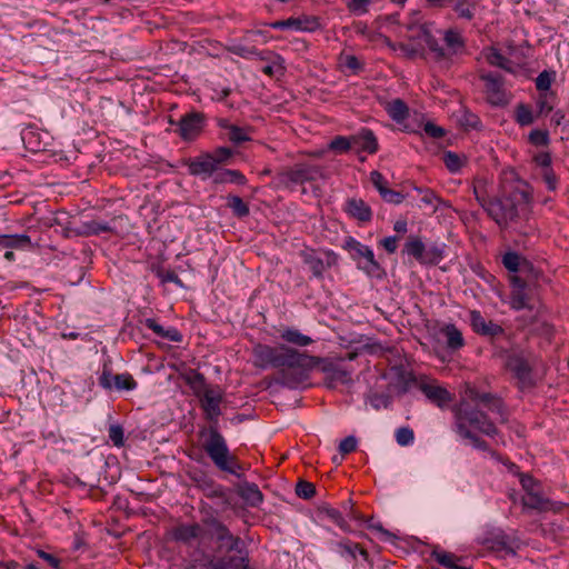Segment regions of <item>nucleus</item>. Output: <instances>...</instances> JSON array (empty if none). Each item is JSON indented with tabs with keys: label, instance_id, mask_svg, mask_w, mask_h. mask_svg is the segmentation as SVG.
I'll return each mask as SVG.
<instances>
[{
	"label": "nucleus",
	"instance_id": "f257e3e1",
	"mask_svg": "<svg viewBox=\"0 0 569 569\" xmlns=\"http://www.w3.org/2000/svg\"><path fill=\"white\" fill-rule=\"evenodd\" d=\"M531 202V193L526 182L516 181L509 188L503 184L499 196L491 198L487 213L502 229L517 221Z\"/></svg>",
	"mask_w": 569,
	"mask_h": 569
},
{
	"label": "nucleus",
	"instance_id": "f03ea898",
	"mask_svg": "<svg viewBox=\"0 0 569 569\" xmlns=\"http://www.w3.org/2000/svg\"><path fill=\"white\" fill-rule=\"evenodd\" d=\"M200 435L204 437L202 448L216 468L241 478L244 468L239 459L230 452L227 441L219 430L214 426H210L208 430H202Z\"/></svg>",
	"mask_w": 569,
	"mask_h": 569
},
{
	"label": "nucleus",
	"instance_id": "7ed1b4c3",
	"mask_svg": "<svg viewBox=\"0 0 569 569\" xmlns=\"http://www.w3.org/2000/svg\"><path fill=\"white\" fill-rule=\"evenodd\" d=\"M291 361L280 367L279 377L277 381L289 388H296L303 383L309 378V371L315 367L317 360L306 353L299 352L295 349L288 355Z\"/></svg>",
	"mask_w": 569,
	"mask_h": 569
},
{
	"label": "nucleus",
	"instance_id": "20e7f679",
	"mask_svg": "<svg viewBox=\"0 0 569 569\" xmlns=\"http://www.w3.org/2000/svg\"><path fill=\"white\" fill-rule=\"evenodd\" d=\"M456 419V431L459 435V427L462 425L468 428V425L476 428L486 436L493 437L498 433L495 423L489 419L487 413L471 407L470 400L465 397L459 405L453 409Z\"/></svg>",
	"mask_w": 569,
	"mask_h": 569
},
{
	"label": "nucleus",
	"instance_id": "39448f33",
	"mask_svg": "<svg viewBox=\"0 0 569 569\" xmlns=\"http://www.w3.org/2000/svg\"><path fill=\"white\" fill-rule=\"evenodd\" d=\"M322 177L323 170L320 166L310 162H297L293 166L281 168L274 179L279 187L293 189L296 186L312 182Z\"/></svg>",
	"mask_w": 569,
	"mask_h": 569
},
{
	"label": "nucleus",
	"instance_id": "423d86ee",
	"mask_svg": "<svg viewBox=\"0 0 569 569\" xmlns=\"http://www.w3.org/2000/svg\"><path fill=\"white\" fill-rule=\"evenodd\" d=\"M505 367L517 379L518 386L521 389L530 388L533 386L532 367L529 358L522 350L511 349L502 352Z\"/></svg>",
	"mask_w": 569,
	"mask_h": 569
},
{
	"label": "nucleus",
	"instance_id": "0eeeda50",
	"mask_svg": "<svg viewBox=\"0 0 569 569\" xmlns=\"http://www.w3.org/2000/svg\"><path fill=\"white\" fill-rule=\"evenodd\" d=\"M292 351V348L287 347L286 345H280L278 347H270L267 345H257L253 348L254 356V365L260 368L273 367L280 368L288 361H291L288 358V355Z\"/></svg>",
	"mask_w": 569,
	"mask_h": 569
},
{
	"label": "nucleus",
	"instance_id": "6e6552de",
	"mask_svg": "<svg viewBox=\"0 0 569 569\" xmlns=\"http://www.w3.org/2000/svg\"><path fill=\"white\" fill-rule=\"evenodd\" d=\"M480 80L485 82L487 101L495 107H503L509 103L505 89V78L496 72H481Z\"/></svg>",
	"mask_w": 569,
	"mask_h": 569
},
{
	"label": "nucleus",
	"instance_id": "1a4fd4ad",
	"mask_svg": "<svg viewBox=\"0 0 569 569\" xmlns=\"http://www.w3.org/2000/svg\"><path fill=\"white\" fill-rule=\"evenodd\" d=\"M325 256L326 258L322 259L313 249H305L300 252L303 263L309 267L313 277L317 279H322L326 269L338 263V256L335 252L326 251Z\"/></svg>",
	"mask_w": 569,
	"mask_h": 569
},
{
	"label": "nucleus",
	"instance_id": "9d476101",
	"mask_svg": "<svg viewBox=\"0 0 569 569\" xmlns=\"http://www.w3.org/2000/svg\"><path fill=\"white\" fill-rule=\"evenodd\" d=\"M465 398L475 403H481L489 411L501 417V421L507 420L505 405L501 398L490 392H479L475 387L468 385L465 390Z\"/></svg>",
	"mask_w": 569,
	"mask_h": 569
},
{
	"label": "nucleus",
	"instance_id": "9b49d317",
	"mask_svg": "<svg viewBox=\"0 0 569 569\" xmlns=\"http://www.w3.org/2000/svg\"><path fill=\"white\" fill-rule=\"evenodd\" d=\"M206 116L202 112L192 111L177 122L179 136L186 140H194L203 130Z\"/></svg>",
	"mask_w": 569,
	"mask_h": 569
},
{
	"label": "nucleus",
	"instance_id": "f8f14e48",
	"mask_svg": "<svg viewBox=\"0 0 569 569\" xmlns=\"http://www.w3.org/2000/svg\"><path fill=\"white\" fill-rule=\"evenodd\" d=\"M410 30L413 32L411 36L412 38L421 40L426 43L435 61L445 62L448 64L449 53L442 46L438 43L437 39L431 34L427 24H420L417 28L411 27Z\"/></svg>",
	"mask_w": 569,
	"mask_h": 569
},
{
	"label": "nucleus",
	"instance_id": "ddd939ff",
	"mask_svg": "<svg viewBox=\"0 0 569 569\" xmlns=\"http://www.w3.org/2000/svg\"><path fill=\"white\" fill-rule=\"evenodd\" d=\"M99 385L106 389L111 390L116 388L117 390H133L137 387V382L130 373H118L113 375L110 370L103 369L101 376L99 377Z\"/></svg>",
	"mask_w": 569,
	"mask_h": 569
},
{
	"label": "nucleus",
	"instance_id": "4468645a",
	"mask_svg": "<svg viewBox=\"0 0 569 569\" xmlns=\"http://www.w3.org/2000/svg\"><path fill=\"white\" fill-rule=\"evenodd\" d=\"M222 401V393L220 390L213 388H206L200 398L201 408L206 413V418L210 421L217 422L218 417L221 415L220 403Z\"/></svg>",
	"mask_w": 569,
	"mask_h": 569
},
{
	"label": "nucleus",
	"instance_id": "2eb2a0df",
	"mask_svg": "<svg viewBox=\"0 0 569 569\" xmlns=\"http://www.w3.org/2000/svg\"><path fill=\"white\" fill-rule=\"evenodd\" d=\"M470 322L473 331L481 336L490 338H498L500 336H505V329L500 325L491 320H486L481 316L480 311L472 310L470 312Z\"/></svg>",
	"mask_w": 569,
	"mask_h": 569
},
{
	"label": "nucleus",
	"instance_id": "dca6fc26",
	"mask_svg": "<svg viewBox=\"0 0 569 569\" xmlns=\"http://www.w3.org/2000/svg\"><path fill=\"white\" fill-rule=\"evenodd\" d=\"M419 388L431 402L436 403L440 408L452 401V395L446 388L437 385L435 381H422Z\"/></svg>",
	"mask_w": 569,
	"mask_h": 569
},
{
	"label": "nucleus",
	"instance_id": "f3484780",
	"mask_svg": "<svg viewBox=\"0 0 569 569\" xmlns=\"http://www.w3.org/2000/svg\"><path fill=\"white\" fill-rule=\"evenodd\" d=\"M345 248L353 250L358 256H361L367 260L368 266L366 267V270L368 273L379 276V272L381 271L380 264L376 261L373 251L369 247L361 244L353 238H348L346 240Z\"/></svg>",
	"mask_w": 569,
	"mask_h": 569
},
{
	"label": "nucleus",
	"instance_id": "a211bd4d",
	"mask_svg": "<svg viewBox=\"0 0 569 569\" xmlns=\"http://www.w3.org/2000/svg\"><path fill=\"white\" fill-rule=\"evenodd\" d=\"M187 166L190 174L202 177V179L211 177L217 170V166L214 164V160L211 159L210 153H204L196 159L188 160Z\"/></svg>",
	"mask_w": 569,
	"mask_h": 569
},
{
	"label": "nucleus",
	"instance_id": "6ab92c4d",
	"mask_svg": "<svg viewBox=\"0 0 569 569\" xmlns=\"http://www.w3.org/2000/svg\"><path fill=\"white\" fill-rule=\"evenodd\" d=\"M211 561L207 569H248L249 559L247 553L227 555Z\"/></svg>",
	"mask_w": 569,
	"mask_h": 569
},
{
	"label": "nucleus",
	"instance_id": "aec40b11",
	"mask_svg": "<svg viewBox=\"0 0 569 569\" xmlns=\"http://www.w3.org/2000/svg\"><path fill=\"white\" fill-rule=\"evenodd\" d=\"M488 547L496 552L515 556L519 548V542L503 532L497 533L487 540Z\"/></svg>",
	"mask_w": 569,
	"mask_h": 569
},
{
	"label": "nucleus",
	"instance_id": "412c9836",
	"mask_svg": "<svg viewBox=\"0 0 569 569\" xmlns=\"http://www.w3.org/2000/svg\"><path fill=\"white\" fill-rule=\"evenodd\" d=\"M270 26L273 29L313 31L319 28V21L317 18H289L287 20L274 21Z\"/></svg>",
	"mask_w": 569,
	"mask_h": 569
},
{
	"label": "nucleus",
	"instance_id": "4be33fe9",
	"mask_svg": "<svg viewBox=\"0 0 569 569\" xmlns=\"http://www.w3.org/2000/svg\"><path fill=\"white\" fill-rule=\"evenodd\" d=\"M346 212L360 222H369L372 218V211L369 204L362 199L350 198L346 201Z\"/></svg>",
	"mask_w": 569,
	"mask_h": 569
},
{
	"label": "nucleus",
	"instance_id": "5701e85b",
	"mask_svg": "<svg viewBox=\"0 0 569 569\" xmlns=\"http://www.w3.org/2000/svg\"><path fill=\"white\" fill-rule=\"evenodd\" d=\"M238 496L250 507H258L263 501V495L253 482L243 481L237 486Z\"/></svg>",
	"mask_w": 569,
	"mask_h": 569
},
{
	"label": "nucleus",
	"instance_id": "b1692460",
	"mask_svg": "<svg viewBox=\"0 0 569 569\" xmlns=\"http://www.w3.org/2000/svg\"><path fill=\"white\" fill-rule=\"evenodd\" d=\"M202 528L199 523L179 525L171 531L172 539L189 545L192 540L198 539L202 535Z\"/></svg>",
	"mask_w": 569,
	"mask_h": 569
},
{
	"label": "nucleus",
	"instance_id": "393cba45",
	"mask_svg": "<svg viewBox=\"0 0 569 569\" xmlns=\"http://www.w3.org/2000/svg\"><path fill=\"white\" fill-rule=\"evenodd\" d=\"M352 147L358 151H365L373 154L378 151V140L375 133L369 129H362L358 134L351 136Z\"/></svg>",
	"mask_w": 569,
	"mask_h": 569
},
{
	"label": "nucleus",
	"instance_id": "a878e982",
	"mask_svg": "<svg viewBox=\"0 0 569 569\" xmlns=\"http://www.w3.org/2000/svg\"><path fill=\"white\" fill-rule=\"evenodd\" d=\"M325 371L327 372L325 386L329 389L336 388L338 383L347 385L351 382V373L343 368L330 365L325 367Z\"/></svg>",
	"mask_w": 569,
	"mask_h": 569
},
{
	"label": "nucleus",
	"instance_id": "bb28decb",
	"mask_svg": "<svg viewBox=\"0 0 569 569\" xmlns=\"http://www.w3.org/2000/svg\"><path fill=\"white\" fill-rule=\"evenodd\" d=\"M144 326L151 329L158 337L167 339L172 342H181L182 335L176 328L164 329L154 319L147 318L143 321Z\"/></svg>",
	"mask_w": 569,
	"mask_h": 569
},
{
	"label": "nucleus",
	"instance_id": "cd10ccee",
	"mask_svg": "<svg viewBox=\"0 0 569 569\" xmlns=\"http://www.w3.org/2000/svg\"><path fill=\"white\" fill-rule=\"evenodd\" d=\"M441 332L446 337V345L448 349L456 351L465 346L462 332L455 325H446L441 328Z\"/></svg>",
	"mask_w": 569,
	"mask_h": 569
},
{
	"label": "nucleus",
	"instance_id": "c85d7f7f",
	"mask_svg": "<svg viewBox=\"0 0 569 569\" xmlns=\"http://www.w3.org/2000/svg\"><path fill=\"white\" fill-rule=\"evenodd\" d=\"M219 127L226 130V137L234 144H241L250 140L248 132L244 128H240L234 124H229L226 119L219 120Z\"/></svg>",
	"mask_w": 569,
	"mask_h": 569
},
{
	"label": "nucleus",
	"instance_id": "c756f323",
	"mask_svg": "<svg viewBox=\"0 0 569 569\" xmlns=\"http://www.w3.org/2000/svg\"><path fill=\"white\" fill-rule=\"evenodd\" d=\"M243 541L239 536H234L231 532L227 533L220 541L217 542L218 553H230L237 552L242 553Z\"/></svg>",
	"mask_w": 569,
	"mask_h": 569
},
{
	"label": "nucleus",
	"instance_id": "7c9ffc66",
	"mask_svg": "<svg viewBox=\"0 0 569 569\" xmlns=\"http://www.w3.org/2000/svg\"><path fill=\"white\" fill-rule=\"evenodd\" d=\"M445 50L449 53V60L452 56L461 53L465 50V40L456 30H447L445 33Z\"/></svg>",
	"mask_w": 569,
	"mask_h": 569
},
{
	"label": "nucleus",
	"instance_id": "2f4dec72",
	"mask_svg": "<svg viewBox=\"0 0 569 569\" xmlns=\"http://www.w3.org/2000/svg\"><path fill=\"white\" fill-rule=\"evenodd\" d=\"M387 113L397 123L403 122L409 116V108L402 99H395L385 107Z\"/></svg>",
	"mask_w": 569,
	"mask_h": 569
},
{
	"label": "nucleus",
	"instance_id": "473e14b6",
	"mask_svg": "<svg viewBox=\"0 0 569 569\" xmlns=\"http://www.w3.org/2000/svg\"><path fill=\"white\" fill-rule=\"evenodd\" d=\"M112 231H113V228L110 224H108L106 222H100L97 220H91L88 222H83L81 224V227L78 230H76V234L89 237V236H97L102 232H112Z\"/></svg>",
	"mask_w": 569,
	"mask_h": 569
},
{
	"label": "nucleus",
	"instance_id": "72a5a7b5",
	"mask_svg": "<svg viewBox=\"0 0 569 569\" xmlns=\"http://www.w3.org/2000/svg\"><path fill=\"white\" fill-rule=\"evenodd\" d=\"M522 505L530 509L547 511L551 509V501L543 498L538 491H530L522 498Z\"/></svg>",
	"mask_w": 569,
	"mask_h": 569
},
{
	"label": "nucleus",
	"instance_id": "f704fd0d",
	"mask_svg": "<svg viewBox=\"0 0 569 569\" xmlns=\"http://www.w3.org/2000/svg\"><path fill=\"white\" fill-rule=\"evenodd\" d=\"M425 251L426 246L421 239L411 236L408 238L402 252L413 257L419 262L425 263Z\"/></svg>",
	"mask_w": 569,
	"mask_h": 569
},
{
	"label": "nucleus",
	"instance_id": "c9c22d12",
	"mask_svg": "<svg viewBox=\"0 0 569 569\" xmlns=\"http://www.w3.org/2000/svg\"><path fill=\"white\" fill-rule=\"evenodd\" d=\"M432 557L439 565L448 569H471V567L458 565V561H460L461 558L451 552L433 551Z\"/></svg>",
	"mask_w": 569,
	"mask_h": 569
},
{
	"label": "nucleus",
	"instance_id": "e433bc0d",
	"mask_svg": "<svg viewBox=\"0 0 569 569\" xmlns=\"http://www.w3.org/2000/svg\"><path fill=\"white\" fill-rule=\"evenodd\" d=\"M319 515L325 516L327 519L336 523L343 531H350L348 522L345 520L339 510L330 506H322L319 508Z\"/></svg>",
	"mask_w": 569,
	"mask_h": 569
},
{
	"label": "nucleus",
	"instance_id": "4c0bfd02",
	"mask_svg": "<svg viewBox=\"0 0 569 569\" xmlns=\"http://www.w3.org/2000/svg\"><path fill=\"white\" fill-rule=\"evenodd\" d=\"M478 4L477 0H456L452 3V9L460 18L471 20L475 16V9Z\"/></svg>",
	"mask_w": 569,
	"mask_h": 569
},
{
	"label": "nucleus",
	"instance_id": "58836bf2",
	"mask_svg": "<svg viewBox=\"0 0 569 569\" xmlns=\"http://www.w3.org/2000/svg\"><path fill=\"white\" fill-rule=\"evenodd\" d=\"M203 522L209 528V533L211 538L216 540V543L230 532L227 526L214 517H209L204 519Z\"/></svg>",
	"mask_w": 569,
	"mask_h": 569
},
{
	"label": "nucleus",
	"instance_id": "ea45409f",
	"mask_svg": "<svg viewBox=\"0 0 569 569\" xmlns=\"http://www.w3.org/2000/svg\"><path fill=\"white\" fill-rule=\"evenodd\" d=\"M487 61L489 64L493 67L501 68L507 72H513L511 60L502 56L500 51L495 48H491L489 53L487 54Z\"/></svg>",
	"mask_w": 569,
	"mask_h": 569
},
{
	"label": "nucleus",
	"instance_id": "a19ab883",
	"mask_svg": "<svg viewBox=\"0 0 569 569\" xmlns=\"http://www.w3.org/2000/svg\"><path fill=\"white\" fill-rule=\"evenodd\" d=\"M216 183L234 182L238 184H244L247 182L246 177L239 170L226 169L214 176Z\"/></svg>",
	"mask_w": 569,
	"mask_h": 569
},
{
	"label": "nucleus",
	"instance_id": "79ce46f5",
	"mask_svg": "<svg viewBox=\"0 0 569 569\" xmlns=\"http://www.w3.org/2000/svg\"><path fill=\"white\" fill-rule=\"evenodd\" d=\"M281 338L289 343L297 345L300 347L308 346L312 342L309 336L301 333L297 329H287L281 333Z\"/></svg>",
	"mask_w": 569,
	"mask_h": 569
},
{
	"label": "nucleus",
	"instance_id": "37998d69",
	"mask_svg": "<svg viewBox=\"0 0 569 569\" xmlns=\"http://www.w3.org/2000/svg\"><path fill=\"white\" fill-rule=\"evenodd\" d=\"M227 206L233 212V214L238 218L247 217L250 212L248 204L239 197L229 194L227 197Z\"/></svg>",
	"mask_w": 569,
	"mask_h": 569
},
{
	"label": "nucleus",
	"instance_id": "c03bdc74",
	"mask_svg": "<svg viewBox=\"0 0 569 569\" xmlns=\"http://www.w3.org/2000/svg\"><path fill=\"white\" fill-rule=\"evenodd\" d=\"M30 243V237L27 234L0 236V246L4 248H19Z\"/></svg>",
	"mask_w": 569,
	"mask_h": 569
},
{
	"label": "nucleus",
	"instance_id": "a18cd8bd",
	"mask_svg": "<svg viewBox=\"0 0 569 569\" xmlns=\"http://www.w3.org/2000/svg\"><path fill=\"white\" fill-rule=\"evenodd\" d=\"M352 148L351 137L347 138L343 136L335 137L328 144V149L337 153L348 152Z\"/></svg>",
	"mask_w": 569,
	"mask_h": 569
},
{
	"label": "nucleus",
	"instance_id": "49530a36",
	"mask_svg": "<svg viewBox=\"0 0 569 569\" xmlns=\"http://www.w3.org/2000/svg\"><path fill=\"white\" fill-rule=\"evenodd\" d=\"M459 436L465 438V439L470 440L471 443L473 445V447L477 448V449H480V450H483V451H488L489 450V446H488V443L485 440L479 438L477 435L471 432L467 427H463L462 425H460V427H459Z\"/></svg>",
	"mask_w": 569,
	"mask_h": 569
},
{
	"label": "nucleus",
	"instance_id": "de8ad7c7",
	"mask_svg": "<svg viewBox=\"0 0 569 569\" xmlns=\"http://www.w3.org/2000/svg\"><path fill=\"white\" fill-rule=\"evenodd\" d=\"M152 270L154 271L156 276L161 280L162 283L173 282L179 287H183L182 280L173 270H167L162 267H154Z\"/></svg>",
	"mask_w": 569,
	"mask_h": 569
},
{
	"label": "nucleus",
	"instance_id": "09e8293b",
	"mask_svg": "<svg viewBox=\"0 0 569 569\" xmlns=\"http://www.w3.org/2000/svg\"><path fill=\"white\" fill-rule=\"evenodd\" d=\"M296 495L299 498L309 500L316 495V487L313 483L300 479L296 485Z\"/></svg>",
	"mask_w": 569,
	"mask_h": 569
},
{
	"label": "nucleus",
	"instance_id": "8fccbe9b",
	"mask_svg": "<svg viewBox=\"0 0 569 569\" xmlns=\"http://www.w3.org/2000/svg\"><path fill=\"white\" fill-rule=\"evenodd\" d=\"M510 305L515 310L529 308L526 290L512 289Z\"/></svg>",
	"mask_w": 569,
	"mask_h": 569
},
{
	"label": "nucleus",
	"instance_id": "3c124183",
	"mask_svg": "<svg viewBox=\"0 0 569 569\" xmlns=\"http://www.w3.org/2000/svg\"><path fill=\"white\" fill-rule=\"evenodd\" d=\"M516 120L521 126L531 124L533 122L531 109L528 106L520 103L516 109Z\"/></svg>",
	"mask_w": 569,
	"mask_h": 569
},
{
	"label": "nucleus",
	"instance_id": "603ef678",
	"mask_svg": "<svg viewBox=\"0 0 569 569\" xmlns=\"http://www.w3.org/2000/svg\"><path fill=\"white\" fill-rule=\"evenodd\" d=\"M349 11L356 14H363L368 12V7L372 0H345Z\"/></svg>",
	"mask_w": 569,
	"mask_h": 569
},
{
	"label": "nucleus",
	"instance_id": "864d4df0",
	"mask_svg": "<svg viewBox=\"0 0 569 569\" xmlns=\"http://www.w3.org/2000/svg\"><path fill=\"white\" fill-rule=\"evenodd\" d=\"M415 439L413 430L409 427H401L396 431V440L400 446H408Z\"/></svg>",
	"mask_w": 569,
	"mask_h": 569
},
{
	"label": "nucleus",
	"instance_id": "5fc2aeb1",
	"mask_svg": "<svg viewBox=\"0 0 569 569\" xmlns=\"http://www.w3.org/2000/svg\"><path fill=\"white\" fill-rule=\"evenodd\" d=\"M460 123L466 129H479L481 127V120L480 118L469 111L463 112V114L460 118Z\"/></svg>",
	"mask_w": 569,
	"mask_h": 569
},
{
	"label": "nucleus",
	"instance_id": "6e6d98bb",
	"mask_svg": "<svg viewBox=\"0 0 569 569\" xmlns=\"http://www.w3.org/2000/svg\"><path fill=\"white\" fill-rule=\"evenodd\" d=\"M443 162L451 172H457L462 166L460 157L451 151L445 152Z\"/></svg>",
	"mask_w": 569,
	"mask_h": 569
},
{
	"label": "nucleus",
	"instance_id": "4d7b16f0",
	"mask_svg": "<svg viewBox=\"0 0 569 569\" xmlns=\"http://www.w3.org/2000/svg\"><path fill=\"white\" fill-rule=\"evenodd\" d=\"M187 383L194 390L197 396H200V389L207 388L204 376L197 371H193L192 375L187 378Z\"/></svg>",
	"mask_w": 569,
	"mask_h": 569
},
{
	"label": "nucleus",
	"instance_id": "13d9d810",
	"mask_svg": "<svg viewBox=\"0 0 569 569\" xmlns=\"http://www.w3.org/2000/svg\"><path fill=\"white\" fill-rule=\"evenodd\" d=\"M109 439L116 447H121L124 443V431L120 425H111L109 427Z\"/></svg>",
	"mask_w": 569,
	"mask_h": 569
},
{
	"label": "nucleus",
	"instance_id": "bf43d9fd",
	"mask_svg": "<svg viewBox=\"0 0 569 569\" xmlns=\"http://www.w3.org/2000/svg\"><path fill=\"white\" fill-rule=\"evenodd\" d=\"M338 551L341 555H348L352 559L357 558L359 543L351 542L350 540H342L337 543Z\"/></svg>",
	"mask_w": 569,
	"mask_h": 569
},
{
	"label": "nucleus",
	"instance_id": "052dcab7",
	"mask_svg": "<svg viewBox=\"0 0 569 569\" xmlns=\"http://www.w3.org/2000/svg\"><path fill=\"white\" fill-rule=\"evenodd\" d=\"M502 263L507 270L516 272L519 270L520 256L516 252H507L502 258Z\"/></svg>",
	"mask_w": 569,
	"mask_h": 569
},
{
	"label": "nucleus",
	"instance_id": "680f3d73",
	"mask_svg": "<svg viewBox=\"0 0 569 569\" xmlns=\"http://www.w3.org/2000/svg\"><path fill=\"white\" fill-rule=\"evenodd\" d=\"M443 251L438 246H431L425 251V263L436 264L442 259Z\"/></svg>",
	"mask_w": 569,
	"mask_h": 569
},
{
	"label": "nucleus",
	"instance_id": "e2e57ef3",
	"mask_svg": "<svg viewBox=\"0 0 569 569\" xmlns=\"http://www.w3.org/2000/svg\"><path fill=\"white\" fill-rule=\"evenodd\" d=\"M211 154V159L214 160V164L218 167V164L226 162L229 158L232 157L233 151L230 148L227 147H219L217 148Z\"/></svg>",
	"mask_w": 569,
	"mask_h": 569
},
{
	"label": "nucleus",
	"instance_id": "0e129e2a",
	"mask_svg": "<svg viewBox=\"0 0 569 569\" xmlns=\"http://www.w3.org/2000/svg\"><path fill=\"white\" fill-rule=\"evenodd\" d=\"M357 438L355 436H348L339 443V451L341 456L349 455L357 449Z\"/></svg>",
	"mask_w": 569,
	"mask_h": 569
},
{
	"label": "nucleus",
	"instance_id": "69168bd1",
	"mask_svg": "<svg viewBox=\"0 0 569 569\" xmlns=\"http://www.w3.org/2000/svg\"><path fill=\"white\" fill-rule=\"evenodd\" d=\"M380 196L385 201L393 204H399L405 200V196L402 193L388 187L385 190H381Z\"/></svg>",
	"mask_w": 569,
	"mask_h": 569
},
{
	"label": "nucleus",
	"instance_id": "338daca9",
	"mask_svg": "<svg viewBox=\"0 0 569 569\" xmlns=\"http://www.w3.org/2000/svg\"><path fill=\"white\" fill-rule=\"evenodd\" d=\"M416 190L422 193L421 201L426 204H433L435 202H442L441 198L431 189L416 188Z\"/></svg>",
	"mask_w": 569,
	"mask_h": 569
},
{
	"label": "nucleus",
	"instance_id": "774afa93",
	"mask_svg": "<svg viewBox=\"0 0 569 569\" xmlns=\"http://www.w3.org/2000/svg\"><path fill=\"white\" fill-rule=\"evenodd\" d=\"M541 177L547 184L548 190L555 191L557 189L558 179L552 169H546L541 171Z\"/></svg>",
	"mask_w": 569,
	"mask_h": 569
}]
</instances>
